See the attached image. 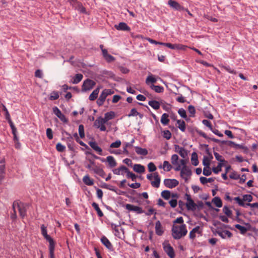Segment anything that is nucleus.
I'll use <instances>...</instances> for the list:
<instances>
[{"label":"nucleus","instance_id":"26","mask_svg":"<svg viewBox=\"0 0 258 258\" xmlns=\"http://www.w3.org/2000/svg\"><path fill=\"white\" fill-rule=\"evenodd\" d=\"M127 170V168L125 166L121 165L117 168H115L112 170V172L114 174L116 175H123V173L121 172H125L126 170Z\"/></svg>","mask_w":258,"mask_h":258},{"label":"nucleus","instance_id":"39","mask_svg":"<svg viewBox=\"0 0 258 258\" xmlns=\"http://www.w3.org/2000/svg\"><path fill=\"white\" fill-rule=\"evenodd\" d=\"M92 206L94 208V209L96 210V211L97 212V215L99 217H102L103 216V212L101 211V210H100V209L99 208V206L98 205L95 203V202H93L92 204Z\"/></svg>","mask_w":258,"mask_h":258},{"label":"nucleus","instance_id":"21","mask_svg":"<svg viewBox=\"0 0 258 258\" xmlns=\"http://www.w3.org/2000/svg\"><path fill=\"white\" fill-rule=\"evenodd\" d=\"M94 126L97 128H99L100 131H105L106 130L105 125L103 124L99 117H97L94 121Z\"/></svg>","mask_w":258,"mask_h":258},{"label":"nucleus","instance_id":"48","mask_svg":"<svg viewBox=\"0 0 258 258\" xmlns=\"http://www.w3.org/2000/svg\"><path fill=\"white\" fill-rule=\"evenodd\" d=\"M68 1L76 10H77L78 7H79L80 5L82 4L80 2H78L77 0H68Z\"/></svg>","mask_w":258,"mask_h":258},{"label":"nucleus","instance_id":"63","mask_svg":"<svg viewBox=\"0 0 258 258\" xmlns=\"http://www.w3.org/2000/svg\"><path fill=\"white\" fill-rule=\"evenodd\" d=\"M105 59L107 62H111L115 60V58L111 55L108 54L105 57H104Z\"/></svg>","mask_w":258,"mask_h":258},{"label":"nucleus","instance_id":"55","mask_svg":"<svg viewBox=\"0 0 258 258\" xmlns=\"http://www.w3.org/2000/svg\"><path fill=\"white\" fill-rule=\"evenodd\" d=\"M104 116L109 120L113 119L115 117V113L113 111H109L105 113Z\"/></svg>","mask_w":258,"mask_h":258},{"label":"nucleus","instance_id":"46","mask_svg":"<svg viewBox=\"0 0 258 258\" xmlns=\"http://www.w3.org/2000/svg\"><path fill=\"white\" fill-rule=\"evenodd\" d=\"M161 196L165 200H169L171 197V192L169 190H164L162 191Z\"/></svg>","mask_w":258,"mask_h":258},{"label":"nucleus","instance_id":"51","mask_svg":"<svg viewBox=\"0 0 258 258\" xmlns=\"http://www.w3.org/2000/svg\"><path fill=\"white\" fill-rule=\"evenodd\" d=\"M78 131H79V134L80 137L81 139L84 138L85 135V132H84V126L83 124L79 125Z\"/></svg>","mask_w":258,"mask_h":258},{"label":"nucleus","instance_id":"33","mask_svg":"<svg viewBox=\"0 0 258 258\" xmlns=\"http://www.w3.org/2000/svg\"><path fill=\"white\" fill-rule=\"evenodd\" d=\"M157 82V79L154 77L153 75H149L146 79V83L148 85H150V84H153Z\"/></svg>","mask_w":258,"mask_h":258},{"label":"nucleus","instance_id":"45","mask_svg":"<svg viewBox=\"0 0 258 258\" xmlns=\"http://www.w3.org/2000/svg\"><path fill=\"white\" fill-rule=\"evenodd\" d=\"M125 173H126V177L127 178H131L132 181H135L136 180L137 176L135 175L134 173L130 171L128 168L127 170H126Z\"/></svg>","mask_w":258,"mask_h":258},{"label":"nucleus","instance_id":"14","mask_svg":"<svg viewBox=\"0 0 258 258\" xmlns=\"http://www.w3.org/2000/svg\"><path fill=\"white\" fill-rule=\"evenodd\" d=\"M216 232L223 239H225L226 237L231 238L232 236V233L230 231L227 230H217L216 231Z\"/></svg>","mask_w":258,"mask_h":258},{"label":"nucleus","instance_id":"8","mask_svg":"<svg viewBox=\"0 0 258 258\" xmlns=\"http://www.w3.org/2000/svg\"><path fill=\"white\" fill-rule=\"evenodd\" d=\"M179 184V182L175 179L166 178L164 180V184L168 188H172L177 186Z\"/></svg>","mask_w":258,"mask_h":258},{"label":"nucleus","instance_id":"1","mask_svg":"<svg viewBox=\"0 0 258 258\" xmlns=\"http://www.w3.org/2000/svg\"><path fill=\"white\" fill-rule=\"evenodd\" d=\"M172 235L175 239H179L186 235L187 230L185 224L180 226L173 225L172 228Z\"/></svg>","mask_w":258,"mask_h":258},{"label":"nucleus","instance_id":"15","mask_svg":"<svg viewBox=\"0 0 258 258\" xmlns=\"http://www.w3.org/2000/svg\"><path fill=\"white\" fill-rule=\"evenodd\" d=\"M101 241L102 243L110 251H113V247L111 243L108 239V238L103 236L101 238Z\"/></svg>","mask_w":258,"mask_h":258},{"label":"nucleus","instance_id":"4","mask_svg":"<svg viewBox=\"0 0 258 258\" xmlns=\"http://www.w3.org/2000/svg\"><path fill=\"white\" fill-rule=\"evenodd\" d=\"M63 133L67 136H68V137H67L65 139V140L67 142L68 148H69V149L70 150H71L72 151H75V143L74 141L73 137L72 136H71V135L69 133H68L65 131H63Z\"/></svg>","mask_w":258,"mask_h":258},{"label":"nucleus","instance_id":"16","mask_svg":"<svg viewBox=\"0 0 258 258\" xmlns=\"http://www.w3.org/2000/svg\"><path fill=\"white\" fill-rule=\"evenodd\" d=\"M197 133L201 137H203L204 138H205V139H210L212 141H213L215 143H220L221 142L220 140H219V139H215V138H209L207 135L206 134V133H205L204 132H203V131H197ZM228 141H221V143L222 144H226V143H227Z\"/></svg>","mask_w":258,"mask_h":258},{"label":"nucleus","instance_id":"27","mask_svg":"<svg viewBox=\"0 0 258 258\" xmlns=\"http://www.w3.org/2000/svg\"><path fill=\"white\" fill-rule=\"evenodd\" d=\"M106 161H107L108 166L110 168H113L117 165V163L115 159L112 156H107L106 158Z\"/></svg>","mask_w":258,"mask_h":258},{"label":"nucleus","instance_id":"24","mask_svg":"<svg viewBox=\"0 0 258 258\" xmlns=\"http://www.w3.org/2000/svg\"><path fill=\"white\" fill-rule=\"evenodd\" d=\"M89 145H90V146L96 152H97L99 155H102V150L101 149V148L99 147L97 144V143H96L95 142H92V141H90L89 142Z\"/></svg>","mask_w":258,"mask_h":258},{"label":"nucleus","instance_id":"18","mask_svg":"<svg viewBox=\"0 0 258 258\" xmlns=\"http://www.w3.org/2000/svg\"><path fill=\"white\" fill-rule=\"evenodd\" d=\"M8 121L10 124V126L12 129V132L14 136V139H17V128L14 125V123L11 120V116L9 113H8Z\"/></svg>","mask_w":258,"mask_h":258},{"label":"nucleus","instance_id":"7","mask_svg":"<svg viewBox=\"0 0 258 258\" xmlns=\"http://www.w3.org/2000/svg\"><path fill=\"white\" fill-rule=\"evenodd\" d=\"M41 233L44 238L49 242V244L55 243L53 239L47 234V227L42 224L41 225Z\"/></svg>","mask_w":258,"mask_h":258},{"label":"nucleus","instance_id":"52","mask_svg":"<svg viewBox=\"0 0 258 258\" xmlns=\"http://www.w3.org/2000/svg\"><path fill=\"white\" fill-rule=\"evenodd\" d=\"M199 226H197L195 228H193L189 233V238L191 239H194L196 237V233L199 231Z\"/></svg>","mask_w":258,"mask_h":258},{"label":"nucleus","instance_id":"37","mask_svg":"<svg viewBox=\"0 0 258 258\" xmlns=\"http://www.w3.org/2000/svg\"><path fill=\"white\" fill-rule=\"evenodd\" d=\"M212 202L218 208H221L222 206V202L221 199L218 197H214L212 199Z\"/></svg>","mask_w":258,"mask_h":258},{"label":"nucleus","instance_id":"61","mask_svg":"<svg viewBox=\"0 0 258 258\" xmlns=\"http://www.w3.org/2000/svg\"><path fill=\"white\" fill-rule=\"evenodd\" d=\"M171 133L169 130H165L163 132V137L167 140H169L171 138Z\"/></svg>","mask_w":258,"mask_h":258},{"label":"nucleus","instance_id":"49","mask_svg":"<svg viewBox=\"0 0 258 258\" xmlns=\"http://www.w3.org/2000/svg\"><path fill=\"white\" fill-rule=\"evenodd\" d=\"M223 213L228 217H231L232 215V211L227 206H224L223 208Z\"/></svg>","mask_w":258,"mask_h":258},{"label":"nucleus","instance_id":"23","mask_svg":"<svg viewBox=\"0 0 258 258\" xmlns=\"http://www.w3.org/2000/svg\"><path fill=\"white\" fill-rule=\"evenodd\" d=\"M207 152L210 156V158L207 156H204L203 160V164L205 167L209 168L210 165V160L213 159L212 155L209 152V150H207Z\"/></svg>","mask_w":258,"mask_h":258},{"label":"nucleus","instance_id":"13","mask_svg":"<svg viewBox=\"0 0 258 258\" xmlns=\"http://www.w3.org/2000/svg\"><path fill=\"white\" fill-rule=\"evenodd\" d=\"M14 205H17V207L18 209L20 217L22 219L24 218L27 215V210L24 203H23V205H19L18 202H16L14 203Z\"/></svg>","mask_w":258,"mask_h":258},{"label":"nucleus","instance_id":"58","mask_svg":"<svg viewBox=\"0 0 258 258\" xmlns=\"http://www.w3.org/2000/svg\"><path fill=\"white\" fill-rule=\"evenodd\" d=\"M178 153L183 158H185L187 156V151L184 148H181V149L179 150Z\"/></svg>","mask_w":258,"mask_h":258},{"label":"nucleus","instance_id":"19","mask_svg":"<svg viewBox=\"0 0 258 258\" xmlns=\"http://www.w3.org/2000/svg\"><path fill=\"white\" fill-rule=\"evenodd\" d=\"M8 121L10 124V126L12 129V132L14 136V139H17V128L14 125V123L11 120V116L9 113H8Z\"/></svg>","mask_w":258,"mask_h":258},{"label":"nucleus","instance_id":"47","mask_svg":"<svg viewBox=\"0 0 258 258\" xmlns=\"http://www.w3.org/2000/svg\"><path fill=\"white\" fill-rule=\"evenodd\" d=\"M224 166V164L222 163H219L217 167L212 168V171L215 174H218L220 171H221L222 167Z\"/></svg>","mask_w":258,"mask_h":258},{"label":"nucleus","instance_id":"34","mask_svg":"<svg viewBox=\"0 0 258 258\" xmlns=\"http://www.w3.org/2000/svg\"><path fill=\"white\" fill-rule=\"evenodd\" d=\"M83 182L89 186L92 185L94 184L93 180L91 179L88 175H86L83 178Z\"/></svg>","mask_w":258,"mask_h":258},{"label":"nucleus","instance_id":"29","mask_svg":"<svg viewBox=\"0 0 258 258\" xmlns=\"http://www.w3.org/2000/svg\"><path fill=\"white\" fill-rule=\"evenodd\" d=\"M92 170L95 173L98 174L101 177L104 178L105 175V173L103 169L99 167L95 166L94 168H92Z\"/></svg>","mask_w":258,"mask_h":258},{"label":"nucleus","instance_id":"53","mask_svg":"<svg viewBox=\"0 0 258 258\" xmlns=\"http://www.w3.org/2000/svg\"><path fill=\"white\" fill-rule=\"evenodd\" d=\"M188 111L190 113V117H194L196 113V109L193 105H190L188 107Z\"/></svg>","mask_w":258,"mask_h":258},{"label":"nucleus","instance_id":"43","mask_svg":"<svg viewBox=\"0 0 258 258\" xmlns=\"http://www.w3.org/2000/svg\"><path fill=\"white\" fill-rule=\"evenodd\" d=\"M160 168H163L165 170L167 171H169L172 168L171 165L170 164L169 162L167 161H165L163 162V166L160 165L159 167Z\"/></svg>","mask_w":258,"mask_h":258},{"label":"nucleus","instance_id":"62","mask_svg":"<svg viewBox=\"0 0 258 258\" xmlns=\"http://www.w3.org/2000/svg\"><path fill=\"white\" fill-rule=\"evenodd\" d=\"M229 177L232 179L237 180L240 178V175L238 174L235 171H233L229 175Z\"/></svg>","mask_w":258,"mask_h":258},{"label":"nucleus","instance_id":"12","mask_svg":"<svg viewBox=\"0 0 258 258\" xmlns=\"http://www.w3.org/2000/svg\"><path fill=\"white\" fill-rule=\"evenodd\" d=\"M125 209L130 211H134L137 212L138 214H142L145 213L144 211L143 210L142 208L137 206L127 204L125 205Z\"/></svg>","mask_w":258,"mask_h":258},{"label":"nucleus","instance_id":"35","mask_svg":"<svg viewBox=\"0 0 258 258\" xmlns=\"http://www.w3.org/2000/svg\"><path fill=\"white\" fill-rule=\"evenodd\" d=\"M150 87L157 93H162L164 91V88L161 86H156L154 84H151Z\"/></svg>","mask_w":258,"mask_h":258},{"label":"nucleus","instance_id":"3","mask_svg":"<svg viewBox=\"0 0 258 258\" xmlns=\"http://www.w3.org/2000/svg\"><path fill=\"white\" fill-rule=\"evenodd\" d=\"M185 199L187 201L186 207L188 210L194 211L197 209V204L194 202L189 195L186 194L185 195Z\"/></svg>","mask_w":258,"mask_h":258},{"label":"nucleus","instance_id":"40","mask_svg":"<svg viewBox=\"0 0 258 258\" xmlns=\"http://www.w3.org/2000/svg\"><path fill=\"white\" fill-rule=\"evenodd\" d=\"M54 249L55 243L49 244V255L50 258H55Z\"/></svg>","mask_w":258,"mask_h":258},{"label":"nucleus","instance_id":"5","mask_svg":"<svg viewBox=\"0 0 258 258\" xmlns=\"http://www.w3.org/2000/svg\"><path fill=\"white\" fill-rule=\"evenodd\" d=\"M163 249L170 258L175 257V252L173 247L168 242L163 243Z\"/></svg>","mask_w":258,"mask_h":258},{"label":"nucleus","instance_id":"64","mask_svg":"<svg viewBox=\"0 0 258 258\" xmlns=\"http://www.w3.org/2000/svg\"><path fill=\"white\" fill-rule=\"evenodd\" d=\"M46 136L48 139L51 140L53 138V132L50 128L46 129Z\"/></svg>","mask_w":258,"mask_h":258},{"label":"nucleus","instance_id":"36","mask_svg":"<svg viewBox=\"0 0 258 258\" xmlns=\"http://www.w3.org/2000/svg\"><path fill=\"white\" fill-rule=\"evenodd\" d=\"M168 117H169V115L166 113H164L162 115L161 118V122L163 125H167L169 122L170 120L168 118Z\"/></svg>","mask_w":258,"mask_h":258},{"label":"nucleus","instance_id":"25","mask_svg":"<svg viewBox=\"0 0 258 258\" xmlns=\"http://www.w3.org/2000/svg\"><path fill=\"white\" fill-rule=\"evenodd\" d=\"M155 232L156 234L159 236H161L164 232L162 229V227L160 221H157L155 223Z\"/></svg>","mask_w":258,"mask_h":258},{"label":"nucleus","instance_id":"11","mask_svg":"<svg viewBox=\"0 0 258 258\" xmlns=\"http://www.w3.org/2000/svg\"><path fill=\"white\" fill-rule=\"evenodd\" d=\"M192 172L189 167H182L180 171V176L185 180H187V177L191 176Z\"/></svg>","mask_w":258,"mask_h":258},{"label":"nucleus","instance_id":"22","mask_svg":"<svg viewBox=\"0 0 258 258\" xmlns=\"http://www.w3.org/2000/svg\"><path fill=\"white\" fill-rule=\"evenodd\" d=\"M114 27L117 30L130 31L131 28L124 22H120L118 25H115Z\"/></svg>","mask_w":258,"mask_h":258},{"label":"nucleus","instance_id":"56","mask_svg":"<svg viewBox=\"0 0 258 258\" xmlns=\"http://www.w3.org/2000/svg\"><path fill=\"white\" fill-rule=\"evenodd\" d=\"M59 98L58 93L56 91H53L49 97V99L51 100H55Z\"/></svg>","mask_w":258,"mask_h":258},{"label":"nucleus","instance_id":"17","mask_svg":"<svg viewBox=\"0 0 258 258\" xmlns=\"http://www.w3.org/2000/svg\"><path fill=\"white\" fill-rule=\"evenodd\" d=\"M153 176L154 180L151 181V185L153 187L158 188L160 186L161 181L160 177L158 172H154L153 173Z\"/></svg>","mask_w":258,"mask_h":258},{"label":"nucleus","instance_id":"20","mask_svg":"<svg viewBox=\"0 0 258 258\" xmlns=\"http://www.w3.org/2000/svg\"><path fill=\"white\" fill-rule=\"evenodd\" d=\"M8 121L10 124V126L12 129V132L14 136V139H17V128L14 125V123L11 120V116L9 113H8Z\"/></svg>","mask_w":258,"mask_h":258},{"label":"nucleus","instance_id":"32","mask_svg":"<svg viewBox=\"0 0 258 258\" xmlns=\"http://www.w3.org/2000/svg\"><path fill=\"white\" fill-rule=\"evenodd\" d=\"M148 104L155 110H158L160 107V103L156 100H150L149 101Z\"/></svg>","mask_w":258,"mask_h":258},{"label":"nucleus","instance_id":"38","mask_svg":"<svg viewBox=\"0 0 258 258\" xmlns=\"http://www.w3.org/2000/svg\"><path fill=\"white\" fill-rule=\"evenodd\" d=\"M83 78V76L82 74H77L73 78V80H72V82L73 84H78L82 80Z\"/></svg>","mask_w":258,"mask_h":258},{"label":"nucleus","instance_id":"2","mask_svg":"<svg viewBox=\"0 0 258 258\" xmlns=\"http://www.w3.org/2000/svg\"><path fill=\"white\" fill-rule=\"evenodd\" d=\"M114 92L110 89H105L101 93L99 98L97 100L96 103L99 106L103 105L106 97L114 94Z\"/></svg>","mask_w":258,"mask_h":258},{"label":"nucleus","instance_id":"54","mask_svg":"<svg viewBox=\"0 0 258 258\" xmlns=\"http://www.w3.org/2000/svg\"><path fill=\"white\" fill-rule=\"evenodd\" d=\"M178 113L180 115V116L181 117L187 120V115H186V111L183 108H181L179 109L178 110Z\"/></svg>","mask_w":258,"mask_h":258},{"label":"nucleus","instance_id":"50","mask_svg":"<svg viewBox=\"0 0 258 258\" xmlns=\"http://www.w3.org/2000/svg\"><path fill=\"white\" fill-rule=\"evenodd\" d=\"M235 227L239 230L242 234H244L248 230L247 228L239 224H236Z\"/></svg>","mask_w":258,"mask_h":258},{"label":"nucleus","instance_id":"57","mask_svg":"<svg viewBox=\"0 0 258 258\" xmlns=\"http://www.w3.org/2000/svg\"><path fill=\"white\" fill-rule=\"evenodd\" d=\"M121 144V141L119 140H117L115 142L112 143L110 145V147L111 148H117L120 146Z\"/></svg>","mask_w":258,"mask_h":258},{"label":"nucleus","instance_id":"42","mask_svg":"<svg viewBox=\"0 0 258 258\" xmlns=\"http://www.w3.org/2000/svg\"><path fill=\"white\" fill-rule=\"evenodd\" d=\"M227 144L229 146L233 147L236 149H242V148L244 146L243 145L237 144L235 143V142L231 141H228Z\"/></svg>","mask_w":258,"mask_h":258},{"label":"nucleus","instance_id":"28","mask_svg":"<svg viewBox=\"0 0 258 258\" xmlns=\"http://www.w3.org/2000/svg\"><path fill=\"white\" fill-rule=\"evenodd\" d=\"M134 170L139 173H144L145 171V167L139 164H136L133 166Z\"/></svg>","mask_w":258,"mask_h":258},{"label":"nucleus","instance_id":"9","mask_svg":"<svg viewBox=\"0 0 258 258\" xmlns=\"http://www.w3.org/2000/svg\"><path fill=\"white\" fill-rule=\"evenodd\" d=\"M53 112L55 115L63 122L67 123L68 122V119L66 117L65 115L62 114L59 109L55 106L53 107Z\"/></svg>","mask_w":258,"mask_h":258},{"label":"nucleus","instance_id":"10","mask_svg":"<svg viewBox=\"0 0 258 258\" xmlns=\"http://www.w3.org/2000/svg\"><path fill=\"white\" fill-rule=\"evenodd\" d=\"M168 5L175 10L182 11L185 10L183 7L181 6L177 2L174 0H169L168 1Z\"/></svg>","mask_w":258,"mask_h":258},{"label":"nucleus","instance_id":"30","mask_svg":"<svg viewBox=\"0 0 258 258\" xmlns=\"http://www.w3.org/2000/svg\"><path fill=\"white\" fill-rule=\"evenodd\" d=\"M135 151L137 154L146 156L148 154V152L146 149L142 148L140 147H135Z\"/></svg>","mask_w":258,"mask_h":258},{"label":"nucleus","instance_id":"60","mask_svg":"<svg viewBox=\"0 0 258 258\" xmlns=\"http://www.w3.org/2000/svg\"><path fill=\"white\" fill-rule=\"evenodd\" d=\"M148 168L149 172H154L157 168L153 162H150L148 165Z\"/></svg>","mask_w":258,"mask_h":258},{"label":"nucleus","instance_id":"59","mask_svg":"<svg viewBox=\"0 0 258 258\" xmlns=\"http://www.w3.org/2000/svg\"><path fill=\"white\" fill-rule=\"evenodd\" d=\"M56 149L57 151L59 152H62L64 151L66 147L62 145L61 143H58L56 144Z\"/></svg>","mask_w":258,"mask_h":258},{"label":"nucleus","instance_id":"31","mask_svg":"<svg viewBox=\"0 0 258 258\" xmlns=\"http://www.w3.org/2000/svg\"><path fill=\"white\" fill-rule=\"evenodd\" d=\"M99 88L97 87L93 91L89 96V99L91 101L95 100L98 97L99 92Z\"/></svg>","mask_w":258,"mask_h":258},{"label":"nucleus","instance_id":"44","mask_svg":"<svg viewBox=\"0 0 258 258\" xmlns=\"http://www.w3.org/2000/svg\"><path fill=\"white\" fill-rule=\"evenodd\" d=\"M191 160L192 161V165L194 166H197L199 164V162L198 158V155L196 153H192Z\"/></svg>","mask_w":258,"mask_h":258},{"label":"nucleus","instance_id":"6","mask_svg":"<svg viewBox=\"0 0 258 258\" xmlns=\"http://www.w3.org/2000/svg\"><path fill=\"white\" fill-rule=\"evenodd\" d=\"M95 83L94 81L87 79L85 80L82 86V91L83 92H86L90 90L95 86Z\"/></svg>","mask_w":258,"mask_h":258},{"label":"nucleus","instance_id":"41","mask_svg":"<svg viewBox=\"0 0 258 258\" xmlns=\"http://www.w3.org/2000/svg\"><path fill=\"white\" fill-rule=\"evenodd\" d=\"M178 127L181 132H184L185 130V123L182 120H177Z\"/></svg>","mask_w":258,"mask_h":258}]
</instances>
